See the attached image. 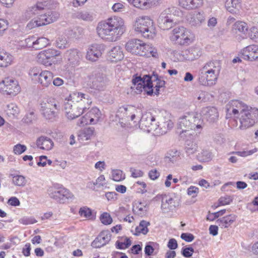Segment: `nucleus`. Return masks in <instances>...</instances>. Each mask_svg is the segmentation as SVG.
Listing matches in <instances>:
<instances>
[{"instance_id": "obj_9", "label": "nucleus", "mask_w": 258, "mask_h": 258, "mask_svg": "<svg viewBox=\"0 0 258 258\" xmlns=\"http://www.w3.org/2000/svg\"><path fill=\"white\" fill-rule=\"evenodd\" d=\"M41 114L46 119H53L60 110L58 103L54 99H49L40 104Z\"/></svg>"}, {"instance_id": "obj_23", "label": "nucleus", "mask_w": 258, "mask_h": 258, "mask_svg": "<svg viewBox=\"0 0 258 258\" xmlns=\"http://www.w3.org/2000/svg\"><path fill=\"white\" fill-rule=\"evenodd\" d=\"M111 234L108 230H103L92 242L91 245L95 248H100L105 245L111 239Z\"/></svg>"}, {"instance_id": "obj_63", "label": "nucleus", "mask_w": 258, "mask_h": 258, "mask_svg": "<svg viewBox=\"0 0 258 258\" xmlns=\"http://www.w3.org/2000/svg\"><path fill=\"white\" fill-rule=\"evenodd\" d=\"M79 213L81 216L85 218L89 217L91 215V212L90 210L86 208H81Z\"/></svg>"}, {"instance_id": "obj_56", "label": "nucleus", "mask_w": 258, "mask_h": 258, "mask_svg": "<svg viewBox=\"0 0 258 258\" xmlns=\"http://www.w3.org/2000/svg\"><path fill=\"white\" fill-rule=\"evenodd\" d=\"M194 51L192 50H191V51L186 50L183 51V55L184 57V59L187 60L192 61L198 58V54L195 55Z\"/></svg>"}, {"instance_id": "obj_46", "label": "nucleus", "mask_w": 258, "mask_h": 258, "mask_svg": "<svg viewBox=\"0 0 258 258\" xmlns=\"http://www.w3.org/2000/svg\"><path fill=\"white\" fill-rule=\"evenodd\" d=\"M13 176L12 182L16 186H24L26 184L25 177L22 175H16Z\"/></svg>"}, {"instance_id": "obj_57", "label": "nucleus", "mask_w": 258, "mask_h": 258, "mask_svg": "<svg viewBox=\"0 0 258 258\" xmlns=\"http://www.w3.org/2000/svg\"><path fill=\"white\" fill-rule=\"evenodd\" d=\"M133 5L137 8L148 9V0H134Z\"/></svg>"}, {"instance_id": "obj_58", "label": "nucleus", "mask_w": 258, "mask_h": 258, "mask_svg": "<svg viewBox=\"0 0 258 258\" xmlns=\"http://www.w3.org/2000/svg\"><path fill=\"white\" fill-rule=\"evenodd\" d=\"M20 223L23 225H29L35 223L37 221L31 217H23L19 220Z\"/></svg>"}, {"instance_id": "obj_11", "label": "nucleus", "mask_w": 258, "mask_h": 258, "mask_svg": "<svg viewBox=\"0 0 258 258\" xmlns=\"http://www.w3.org/2000/svg\"><path fill=\"white\" fill-rule=\"evenodd\" d=\"M127 51L133 54L141 56H146L148 54L150 49L149 45L144 43L139 39H132L125 44Z\"/></svg>"}, {"instance_id": "obj_22", "label": "nucleus", "mask_w": 258, "mask_h": 258, "mask_svg": "<svg viewBox=\"0 0 258 258\" xmlns=\"http://www.w3.org/2000/svg\"><path fill=\"white\" fill-rule=\"evenodd\" d=\"M64 57L70 65L75 66L79 64L82 57V54L79 50L72 48L66 51Z\"/></svg>"}, {"instance_id": "obj_19", "label": "nucleus", "mask_w": 258, "mask_h": 258, "mask_svg": "<svg viewBox=\"0 0 258 258\" xmlns=\"http://www.w3.org/2000/svg\"><path fill=\"white\" fill-rule=\"evenodd\" d=\"M75 103H72L69 99L64 103V110L67 118L69 119H74L82 115L84 111L82 110Z\"/></svg>"}, {"instance_id": "obj_42", "label": "nucleus", "mask_w": 258, "mask_h": 258, "mask_svg": "<svg viewBox=\"0 0 258 258\" xmlns=\"http://www.w3.org/2000/svg\"><path fill=\"white\" fill-rule=\"evenodd\" d=\"M150 224L149 222L145 220L141 221L139 225L136 228V233L135 234L136 235H139L141 233L146 234L149 231L148 226Z\"/></svg>"}, {"instance_id": "obj_60", "label": "nucleus", "mask_w": 258, "mask_h": 258, "mask_svg": "<svg viewBox=\"0 0 258 258\" xmlns=\"http://www.w3.org/2000/svg\"><path fill=\"white\" fill-rule=\"evenodd\" d=\"M26 147L21 144H17L14 147L13 151L15 154L20 155L26 150Z\"/></svg>"}, {"instance_id": "obj_32", "label": "nucleus", "mask_w": 258, "mask_h": 258, "mask_svg": "<svg viewBox=\"0 0 258 258\" xmlns=\"http://www.w3.org/2000/svg\"><path fill=\"white\" fill-rule=\"evenodd\" d=\"M124 55L119 46L113 47L108 52V58L112 62H117L123 59Z\"/></svg>"}, {"instance_id": "obj_1", "label": "nucleus", "mask_w": 258, "mask_h": 258, "mask_svg": "<svg viewBox=\"0 0 258 258\" xmlns=\"http://www.w3.org/2000/svg\"><path fill=\"white\" fill-rule=\"evenodd\" d=\"M100 38L108 42H115L126 32L124 21L119 17H112L98 23L96 27Z\"/></svg>"}, {"instance_id": "obj_43", "label": "nucleus", "mask_w": 258, "mask_h": 258, "mask_svg": "<svg viewBox=\"0 0 258 258\" xmlns=\"http://www.w3.org/2000/svg\"><path fill=\"white\" fill-rule=\"evenodd\" d=\"M196 97L201 102H206L211 101L213 96L205 91H200L196 94Z\"/></svg>"}, {"instance_id": "obj_64", "label": "nucleus", "mask_w": 258, "mask_h": 258, "mask_svg": "<svg viewBox=\"0 0 258 258\" xmlns=\"http://www.w3.org/2000/svg\"><path fill=\"white\" fill-rule=\"evenodd\" d=\"M178 244L177 241L174 238L170 239L168 244L167 247L171 250H174L177 248Z\"/></svg>"}, {"instance_id": "obj_41", "label": "nucleus", "mask_w": 258, "mask_h": 258, "mask_svg": "<svg viewBox=\"0 0 258 258\" xmlns=\"http://www.w3.org/2000/svg\"><path fill=\"white\" fill-rule=\"evenodd\" d=\"M94 128L88 127L80 132L78 137L82 141H87L91 139L94 133Z\"/></svg>"}, {"instance_id": "obj_37", "label": "nucleus", "mask_w": 258, "mask_h": 258, "mask_svg": "<svg viewBox=\"0 0 258 258\" xmlns=\"http://www.w3.org/2000/svg\"><path fill=\"white\" fill-rule=\"evenodd\" d=\"M196 129H188V128H183V130H181V132L179 133V137L180 138L185 141L186 142V141H192L194 137L195 133L194 130Z\"/></svg>"}, {"instance_id": "obj_28", "label": "nucleus", "mask_w": 258, "mask_h": 258, "mask_svg": "<svg viewBox=\"0 0 258 258\" xmlns=\"http://www.w3.org/2000/svg\"><path fill=\"white\" fill-rule=\"evenodd\" d=\"M178 3L181 7L187 10L200 8L204 3L203 0H179Z\"/></svg>"}, {"instance_id": "obj_49", "label": "nucleus", "mask_w": 258, "mask_h": 258, "mask_svg": "<svg viewBox=\"0 0 258 258\" xmlns=\"http://www.w3.org/2000/svg\"><path fill=\"white\" fill-rule=\"evenodd\" d=\"M42 71L38 68L34 67L30 70L29 75L33 81L37 82Z\"/></svg>"}, {"instance_id": "obj_15", "label": "nucleus", "mask_w": 258, "mask_h": 258, "mask_svg": "<svg viewBox=\"0 0 258 258\" xmlns=\"http://www.w3.org/2000/svg\"><path fill=\"white\" fill-rule=\"evenodd\" d=\"M134 122H139L140 127L148 132L155 131L160 127V125L156 121L155 118L150 112L145 113L141 118L139 116L137 120Z\"/></svg>"}, {"instance_id": "obj_29", "label": "nucleus", "mask_w": 258, "mask_h": 258, "mask_svg": "<svg viewBox=\"0 0 258 258\" xmlns=\"http://www.w3.org/2000/svg\"><path fill=\"white\" fill-rule=\"evenodd\" d=\"M202 114L203 118L210 122L215 121L218 117V111L214 107H207L203 108Z\"/></svg>"}, {"instance_id": "obj_27", "label": "nucleus", "mask_w": 258, "mask_h": 258, "mask_svg": "<svg viewBox=\"0 0 258 258\" xmlns=\"http://www.w3.org/2000/svg\"><path fill=\"white\" fill-rule=\"evenodd\" d=\"M106 85V78L103 74H97L92 80L91 87L98 91L103 90Z\"/></svg>"}, {"instance_id": "obj_55", "label": "nucleus", "mask_w": 258, "mask_h": 258, "mask_svg": "<svg viewBox=\"0 0 258 258\" xmlns=\"http://www.w3.org/2000/svg\"><path fill=\"white\" fill-rule=\"evenodd\" d=\"M100 220L104 225H109L112 222V219L110 215L106 212L101 215Z\"/></svg>"}, {"instance_id": "obj_24", "label": "nucleus", "mask_w": 258, "mask_h": 258, "mask_svg": "<svg viewBox=\"0 0 258 258\" xmlns=\"http://www.w3.org/2000/svg\"><path fill=\"white\" fill-rule=\"evenodd\" d=\"M59 14L55 11H48L46 14L40 15L36 18L40 26H43L51 23L58 18Z\"/></svg>"}, {"instance_id": "obj_44", "label": "nucleus", "mask_w": 258, "mask_h": 258, "mask_svg": "<svg viewBox=\"0 0 258 258\" xmlns=\"http://www.w3.org/2000/svg\"><path fill=\"white\" fill-rule=\"evenodd\" d=\"M49 44V40L45 37H40L35 40L34 48L41 49Z\"/></svg>"}, {"instance_id": "obj_61", "label": "nucleus", "mask_w": 258, "mask_h": 258, "mask_svg": "<svg viewBox=\"0 0 258 258\" xmlns=\"http://www.w3.org/2000/svg\"><path fill=\"white\" fill-rule=\"evenodd\" d=\"M249 36L251 39L255 42L258 41V28L255 27H252L250 29Z\"/></svg>"}, {"instance_id": "obj_40", "label": "nucleus", "mask_w": 258, "mask_h": 258, "mask_svg": "<svg viewBox=\"0 0 258 258\" xmlns=\"http://www.w3.org/2000/svg\"><path fill=\"white\" fill-rule=\"evenodd\" d=\"M198 150L197 144L192 141H186L185 151L186 155L189 156L196 153Z\"/></svg>"}, {"instance_id": "obj_38", "label": "nucleus", "mask_w": 258, "mask_h": 258, "mask_svg": "<svg viewBox=\"0 0 258 258\" xmlns=\"http://www.w3.org/2000/svg\"><path fill=\"white\" fill-rule=\"evenodd\" d=\"M7 114L10 117H17L20 112L19 108L15 103H10L7 105L5 110Z\"/></svg>"}, {"instance_id": "obj_48", "label": "nucleus", "mask_w": 258, "mask_h": 258, "mask_svg": "<svg viewBox=\"0 0 258 258\" xmlns=\"http://www.w3.org/2000/svg\"><path fill=\"white\" fill-rule=\"evenodd\" d=\"M148 209V207L147 205H143L140 203L138 205L134 208L133 211L138 215L143 216L146 214Z\"/></svg>"}, {"instance_id": "obj_51", "label": "nucleus", "mask_w": 258, "mask_h": 258, "mask_svg": "<svg viewBox=\"0 0 258 258\" xmlns=\"http://www.w3.org/2000/svg\"><path fill=\"white\" fill-rule=\"evenodd\" d=\"M56 46L59 49H64L68 46V41L66 36H60L56 40Z\"/></svg>"}, {"instance_id": "obj_47", "label": "nucleus", "mask_w": 258, "mask_h": 258, "mask_svg": "<svg viewBox=\"0 0 258 258\" xmlns=\"http://www.w3.org/2000/svg\"><path fill=\"white\" fill-rule=\"evenodd\" d=\"M180 152L176 149L171 150L167 153V158L169 161L174 163L179 160L180 158Z\"/></svg>"}, {"instance_id": "obj_50", "label": "nucleus", "mask_w": 258, "mask_h": 258, "mask_svg": "<svg viewBox=\"0 0 258 258\" xmlns=\"http://www.w3.org/2000/svg\"><path fill=\"white\" fill-rule=\"evenodd\" d=\"M105 179L104 176L101 175L96 179L95 182H89L88 185L91 188L94 187L95 186H96L97 188H99L105 184Z\"/></svg>"}, {"instance_id": "obj_33", "label": "nucleus", "mask_w": 258, "mask_h": 258, "mask_svg": "<svg viewBox=\"0 0 258 258\" xmlns=\"http://www.w3.org/2000/svg\"><path fill=\"white\" fill-rule=\"evenodd\" d=\"M48 2H38L35 5L29 8L26 12V15L31 17L34 15L39 14L40 12L48 6Z\"/></svg>"}, {"instance_id": "obj_59", "label": "nucleus", "mask_w": 258, "mask_h": 258, "mask_svg": "<svg viewBox=\"0 0 258 258\" xmlns=\"http://www.w3.org/2000/svg\"><path fill=\"white\" fill-rule=\"evenodd\" d=\"M159 125L160 127L159 128H160L161 130L163 128V131L162 132L166 133L167 130H170L173 127V123L171 120H168L163 124Z\"/></svg>"}, {"instance_id": "obj_45", "label": "nucleus", "mask_w": 258, "mask_h": 258, "mask_svg": "<svg viewBox=\"0 0 258 258\" xmlns=\"http://www.w3.org/2000/svg\"><path fill=\"white\" fill-rule=\"evenodd\" d=\"M198 159L201 162H208L211 160L212 158V153L207 150H203L199 153L197 156Z\"/></svg>"}, {"instance_id": "obj_30", "label": "nucleus", "mask_w": 258, "mask_h": 258, "mask_svg": "<svg viewBox=\"0 0 258 258\" xmlns=\"http://www.w3.org/2000/svg\"><path fill=\"white\" fill-rule=\"evenodd\" d=\"M37 147L42 150H50L53 146V142L49 138L45 136H41L36 142Z\"/></svg>"}, {"instance_id": "obj_34", "label": "nucleus", "mask_w": 258, "mask_h": 258, "mask_svg": "<svg viewBox=\"0 0 258 258\" xmlns=\"http://www.w3.org/2000/svg\"><path fill=\"white\" fill-rule=\"evenodd\" d=\"M236 218L235 215L230 214L218 219L216 223L222 228H228L235 221Z\"/></svg>"}, {"instance_id": "obj_7", "label": "nucleus", "mask_w": 258, "mask_h": 258, "mask_svg": "<svg viewBox=\"0 0 258 258\" xmlns=\"http://www.w3.org/2000/svg\"><path fill=\"white\" fill-rule=\"evenodd\" d=\"M239 120L240 130H245L252 126L258 121V109L249 107L236 116Z\"/></svg>"}, {"instance_id": "obj_4", "label": "nucleus", "mask_w": 258, "mask_h": 258, "mask_svg": "<svg viewBox=\"0 0 258 258\" xmlns=\"http://www.w3.org/2000/svg\"><path fill=\"white\" fill-rule=\"evenodd\" d=\"M135 31L146 38L152 39L156 35V29L152 19L146 16L138 17L134 24Z\"/></svg>"}, {"instance_id": "obj_14", "label": "nucleus", "mask_w": 258, "mask_h": 258, "mask_svg": "<svg viewBox=\"0 0 258 258\" xmlns=\"http://www.w3.org/2000/svg\"><path fill=\"white\" fill-rule=\"evenodd\" d=\"M141 108H136L133 106H121L118 109L116 116L122 120L133 121L137 115H141Z\"/></svg>"}, {"instance_id": "obj_16", "label": "nucleus", "mask_w": 258, "mask_h": 258, "mask_svg": "<svg viewBox=\"0 0 258 258\" xmlns=\"http://www.w3.org/2000/svg\"><path fill=\"white\" fill-rule=\"evenodd\" d=\"M58 55L59 53L56 50L48 49L39 53L38 55V61L46 66H50L57 62L56 57Z\"/></svg>"}, {"instance_id": "obj_2", "label": "nucleus", "mask_w": 258, "mask_h": 258, "mask_svg": "<svg viewBox=\"0 0 258 258\" xmlns=\"http://www.w3.org/2000/svg\"><path fill=\"white\" fill-rule=\"evenodd\" d=\"M165 83V81L157 74H153L152 76L144 75L142 78L136 76L132 79L131 88L137 94L141 93L144 90L148 95H158L160 88L164 87Z\"/></svg>"}, {"instance_id": "obj_21", "label": "nucleus", "mask_w": 258, "mask_h": 258, "mask_svg": "<svg viewBox=\"0 0 258 258\" xmlns=\"http://www.w3.org/2000/svg\"><path fill=\"white\" fill-rule=\"evenodd\" d=\"M241 54L243 58L246 60H258V45H250L242 49Z\"/></svg>"}, {"instance_id": "obj_54", "label": "nucleus", "mask_w": 258, "mask_h": 258, "mask_svg": "<svg viewBox=\"0 0 258 258\" xmlns=\"http://www.w3.org/2000/svg\"><path fill=\"white\" fill-rule=\"evenodd\" d=\"M131 240L126 237L123 241L119 242L117 241L116 243V247L118 249H123L128 248L131 245Z\"/></svg>"}, {"instance_id": "obj_25", "label": "nucleus", "mask_w": 258, "mask_h": 258, "mask_svg": "<svg viewBox=\"0 0 258 258\" xmlns=\"http://www.w3.org/2000/svg\"><path fill=\"white\" fill-rule=\"evenodd\" d=\"M205 15L203 12H194L189 14L187 20L189 23L195 27H200L205 22Z\"/></svg>"}, {"instance_id": "obj_53", "label": "nucleus", "mask_w": 258, "mask_h": 258, "mask_svg": "<svg viewBox=\"0 0 258 258\" xmlns=\"http://www.w3.org/2000/svg\"><path fill=\"white\" fill-rule=\"evenodd\" d=\"M111 176L112 179L115 181H120L125 178V175L122 171L119 169L112 170Z\"/></svg>"}, {"instance_id": "obj_31", "label": "nucleus", "mask_w": 258, "mask_h": 258, "mask_svg": "<svg viewBox=\"0 0 258 258\" xmlns=\"http://www.w3.org/2000/svg\"><path fill=\"white\" fill-rule=\"evenodd\" d=\"M53 79L52 73L48 71H43L41 73L40 77L37 81V83L40 84L42 87H48L51 85Z\"/></svg>"}, {"instance_id": "obj_8", "label": "nucleus", "mask_w": 258, "mask_h": 258, "mask_svg": "<svg viewBox=\"0 0 258 258\" xmlns=\"http://www.w3.org/2000/svg\"><path fill=\"white\" fill-rule=\"evenodd\" d=\"M47 191L51 199L61 204H64L68 200L74 198V195L69 189L62 186L54 185L49 187Z\"/></svg>"}, {"instance_id": "obj_3", "label": "nucleus", "mask_w": 258, "mask_h": 258, "mask_svg": "<svg viewBox=\"0 0 258 258\" xmlns=\"http://www.w3.org/2000/svg\"><path fill=\"white\" fill-rule=\"evenodd\" d=\"M221 67L218 60L209 61L200 70L199 82L204 86L215 85L219 77Z\"/></svg>"}, {"instance_id": "obj_10", "label": "nucleus", "mask_w": 258, "mask_h": 258, "mask_svg": "<svg viewBox=\"0 0 258 258\" xmlns=\"http://www.w3.org/2000/svg\"><path fill=\"white\" fill-rule=\"evenodd\" d=\"M192 39L193 34L183 27L175 28L170 36L171 41L180 45H188L192 42Z\"/></svg>"}, {"instance_id": "obj_39", "label": "nucleus", "mask_w": 258, "mask_h": 258, "mask_svg": "<svg viewBox=\"0 0 258 258\" xmlns=\"http://www.w3.org/2000/svg\"><path fill=\"white\" fill-rule=\"evenodd\" d=\"M75 17L86 21H91L93 20V14L86 10L78 11L75 14Z\"/></svg>"}, {"instance_id": "obj_20", "label": "nucleus", "mask_w": 258, "mask_h": 258, "mask_svg": "<svg viewBox=\"0 0 258 258\" xmlns=\"http://www.w3.org/2000/svg\"><path fill=\"white\" fill-rule=\"evenodd\" d=\"M101 115L102 114L100 110L97 107H93L88 112L86 117L83 116L81 118L80 122H78V124L84 125L88 123L93 124H96L99 121Z\"/></svg>"}, {"instance_id": "obj_13", "label": "nucleus", "mask_w": 258, "mask_h": 258, "mask_svg": "<svg viewBox=\"0 0 258 258\" xmlns=\"http://www.w3.org/2000/svg\"><path fill=\"white\" fill-rule=\"evenodd\" d=\"M69 98L72 103H75L84 112L89 108L92 102L88 94L81 92H73L70 95Z\"/></svg>"}, {"instance_id": "obj_36", "label": "nucleus", "mask_w": 258, "mask_h": 258, "mask_svg": "<svg viewBox=\"0 0 258 258\" xmlns=\"http://www.w3.org/2000/svg\"><path fill=\"white\" fill-rule=\"evenodd\" d=\"M241 0H227L225 3V8L230 13L233 14L235 13L236 10L240 8Z\"/></svg>"}, {"instance_id": "obj_5", "label": "nucleus", "mask_w": 258, "mask_h": 258, "mask_svg": "<svg viewBox=\"0 0 258 258\" xmlns=\"http://www.w3.org/2000/svg\"><path fill=\"white\" fill-rule=\"evenodd\" d=\"M180 12L176 7H172L164 10L158 19L159 28L163 30H168L177 24L175 16Z\"/></svg>"}, {"instance_id": "obj_62", "label": "nucleus", "mask_w": 258, "mask_h": 258, "mask_svg": "<svg viewBox=\"0 0 258 258\" xmlns=\"http://www.w3.org/2000/svg\"><path fill=\"white\" fill-rule=\"evenodd\" d=\"M194 252V248L191 247H188L183 248L181 251L182 254L185 257H190Z\"/></svg>"}, {"instance_id": "obj_35", "label": "nucleus", "mask_w": 258, "mask_h": 258, "mask_svg": "<svg viewBox=\"0 0 258 258\" xmlns=\"http://www.w3.org/2000/svg\"><path fill=\"white\" fill-rule=\"evenodd\" d=\"M13 60V56L10 53L4 51H0V67H7L11 64Z\"/></svg>"}, {"instance_id": "obj_6", "label": "nucleus", "mask_w": 258, "mask_h": 258, "mask_svg": "<svg viewBox=\"0 0 258 258\" xmlns=\"http://www.w3.org/2000/svg\"><path fill=\"white\" fill-rule=\"evenodd\" d=\"M201 115L196 112H187L181 116L178 121V128L183 130L201 129L202 128Z\"/></svg>"}, {"instance_id": "obj_26", "label": "nucleus", "mask_w": 258, "mask_h": 258, "mask_svg": "<svg viewBox=\"0 0 258 258\" xmlns=\"http://www.w3.org/2000/svg\"><path fill=\"white\" fill-rule=\"evenodd\" d=\"M161 202V208L163 213L173 210L179 205L178 201L166 195L162 196Z\"/></svg>"}, {"instance_id": "obj_52", "label": "nucleus", "mask_w": 258, "mask_h": 258, "mask_svg": "<svg viewBox=\"0 0 258 258\" xmlns=\"http://www.w3.org/2000/svg\"><path fill=\"white\" fill-rule=\"evenodd\" d=\"M233 28L235 30H237L239 32L243 33H246L248 28L247 24L242 21H237L235 22L233 25Z\"/></svg>"}, {"instance_id": "obj_17", "label": "nucleus", "mask_w": 258, "mask_h": 258, "mask_svg": "<svg viewBox=\"0 0 258 258\" xmlns=\"http://www.w3.org/2000/svg\"><path fill=\"white\" fill-rule=\"evenodd\" d=\"M248 108L246 104L240 100H231L226 105V118L231 117L232 115L236 118L239 113L245 111Z\"/></svg>"}, {"instance_id": "obj_12", "label": "nucleus", "mask_w": 258, "mask_h": 258, "mask_svg": "<svg viewBox=\"0 0 258 258\" xmlns=\"http://www.w3.org/2000/svg\"><path fill=\"white\" fill-rule=\"evenodd\" d=\"M0 90L4 94L15 96L20 92L21 88L16 79L6 78L0 83Z\"/></svg>"}, {"instance_id": "obj_18", "label": "nucleus", "mask_w": 258, "mask_h": 258, "mask_svg": "<svg viewBox=\"0 0 258 258\" xmlns=\"http://www.w3.org/2000/svg\"><path fill=\"white\" fill-rule=\"evenodd\" d=\"M104 49L105 46L104 44H93L88 47L86 58L89 61H96L101 56Z\"/></svg>"}]
</instances>
